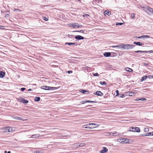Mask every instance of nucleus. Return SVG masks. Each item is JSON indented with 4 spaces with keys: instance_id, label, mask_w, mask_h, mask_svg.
I'll return each instance as SVG.
<instances>
[{
    "instance_id": "obj_1",
    "label": "nucleus",
    "mask_w": 153,
    "mask_h": 153,
    "mask_svg": "<svg viewBox=\"0 0 153 153\" xmlns=\"http://www.w3.org/2000/svg\"><path fill=\"white\" fill-rule=\"evenodd\" d=\"M99 126V125L97 124L91 123L83 125L82 127L84 128H97Z\"/></svg>"
},
{
    "instance_id": "obj_2",
    "label": "nucleus",
    "mask_w": 153,
    "mask_h": 153,
    "mask_svg": "<svg viewBox=\"0 0 153 153\" xmlns=\"http://www.w3.org/2000/svg\"><path fill=\"white\" fill-rule=\"evenodd\" d=\"M2 132L4 133L12 132L13 131V129L12 128L10 127H4L1 129Z\"/></svg>"
},
{
    "instance_id": "obj_3",
    "label": "nucleus",
    "mask_w": 153,
    "mask_h": 153,
    "mask_svg": "<svg viewBox=\"0 0 153 153\" xmlns=\"http://www.w3.org/2000/svg\"><path fill=\"white\" fill-rule=\"evenodd\" d=\"M68 25L70 27H72L74 28H79L82 27V25H79V24L77 23H70L68 24Z\"/></svg>"
},
{
    "instance_id": "obj_4",
    "label": "nucleus",
    "mask_w": 153,
    "mask_h": 153,
    "mask_svg": "<svg viewBox=\"0 0 153 153\" xmlns=\"http://www.w3.org/2000/svg\"><path fill=\"white\" fill-rule=\"evenodd\" d=\"M121 47L124 49H128L132 48H133V45H131L128 44H126L125 45H120Z\"/></svg>"
},
{
    "instance_id": "obj_5",
    "label": "nucleus",
    "mask_w": 153,
    "mask_h": 153,
    "mask_svg": "<svg viewBox=\"0 0 153 153\" xmlns=\"http://www.w3.org/2000/svg\"><path fill=\"white\" fill-rule=\"evenodd\" d=\"M41 88L45 90H51L56 89V88L55 87H51L48 86H42L41 87Z\"/></svg>"
},
{
    "instance_id": "obj_6",
    "label": "nucleus",
    "mask_w": 153,
    "mask_h": 153,
    "mask_svg": "<svg viewBox=\"0 0 153 153\" xmlns=\"http://www.w3.org/2000/svg\"><path fill=\"white\" fill-rule=\"evenodd\" d=\"M130 131L133 132H138L140 131V129L138 127H131L130 128Z\"/></svg>"
},
{
    "instance_id": "obj_7",
    "label": "nucleus",
    "mask_w": 153,
    "mask_h": 153,
    "mask_svg": "<svg viewBox=\"0 0 153 153\" xmlns=\"http://www.w3.org/2000/svg\"><path fill=\"white\" fill-rule=\"evenodd\" d=\"M94 94L98 96H102L103 95V94L100 91H97L95 93H94Z\"/></svg>"
},
{
    "instance_id": "obj_8",
    "label": "nucleus",
    "mask_w": 153,
    "mask_h": 153,
    "mask_svg": "<svg viewBox=\"0 0 153 153\" xmlns=\"http://www.w3.org/2000/svg\"><path fill=\"white\" fill-rule=\"evenodd\" d=\"M103 149L100 152L101 153H105L108 151V149L106 147H103Z\"/></svg>"
},
{
    "instance_id": "obj_9",
    "label": "nucleus",
    "mask_w": 153,
    "mask_h": 153,
    "mask_svg": "<svg viewBox=\"0 0 153 153\" xmlns=\"http://www.w3.org/2000/svg\"><path fill=\"white\" fill-rule=\"evenodd\" d=\"M75 38L76 39L79 40L80 39H83L84 38L80 35H77L75 37Z\"/></svg>"
},
{
    "instance_id": "obj_10",
    "label": "nucleus",
    "mask_w": 153,
    "mask_h": 153,
    "mask_svg": "<svg viewBox=\"0 0 153 153\" xmlns=\"http://www.w3.org/2000/svg\"><path fill=\"white\" fill-rule=\"evenodd\" d=\"M126 95L129 96H132L134 94V93L132 92H127L126 93Z\"/></svg>"
},
{
    "instance_id": "obj_11",
    "label": "nucleus",
    "mask_w": 153,
    "mask_h": 153,
    "mask_svg": "<svg viewBox=\"0 0 153 153\" xmlns=\"http://www.w3.org/2000/svg\"><path fill=\"white\" fill-rule=\"evenodd\" d=\"M13 119H16V120H22L23 121H25L27 120L26 119L23 120L22 118L21 117H13Z\"/></svg>"
},
{
    "instance_id": "obj_12",
    "label": "nucleus",
    "mask_w": 153,
    "mask_h": 153,
    "mask_svg": "<svg viewBox=\"0 0 153 153\" xmlns=\"http://www.w3.org/2000/svg\"><path fill=\"white\" fill-rule=\"evenodd\" d=\"M125 70L126 71L129 72H131L133 71V70L132 69H131V68H128V67H126V68H125Z\"/></svg>"
},
{
    "instance_id": "obj_13",
    "label": "nucleus",
    "mask_w": 153,
    "mask_h": 153,
    "mask_svg": "<svg viewBox=\"0 0 153 153\" xmlns=\"http://www.w3.org/2000/svg\"><path fill=\"white\" fill-rule=\"evenodd\" d=\"M123 143H129V140L128 138H123Z\"/></svg>"
},
{
    "instance_id": "obj_14",
    "label": "nucleus",
    "mask_w": 153,
    "mask_h": 153,
    "mask_svg": "<svg viewBox=\"0 0 153 153\" xmlns=\"http://www.w3.org/2000/svg\"><path fill=\"white\" fill-rule=\"evenodd\" d=\"M40 136V135L37 134L32 135L31 137L32 138H37L39 137Z\"/></svg>"
},
{
    "instance_id": "obj_15",
    "label": "nucleus",
    "mask_w": 153,
    "mask_h": 153,
    "mask_svg": "<svg viewBox=\"0 0 153 153\" xmlns=\"http://www.w3.org/2000/svg\"><path fill=\"white\" fill-rule=\"evenodd\" d=\"M111 53L110 52H105L104 53V55L105 57H109L111 55Z\"/></svg>"
},
{
    "instance_id": "obj_16",
    "label": "nucleus",
    "mask_w": 153,
    "mask_h": 153,
    "mask_svg": "<svg viewBox=\"0 0 153 153\" xmlns=\"http://www.w3.org/2000/svg\"><path fill=\"white\" fill-rule=\"evenodd\" d=\"M134 44H136L137 45L139 46H142L143 45V44L140 42H134Z\"/></svg>"
},
{
    "instance_id": "obj_17",
    "label": "nucleus",
    "mask_w": 153,
    "mask_h": 153,
    "mask_svg": "<svg viewBox=\"0 0 153 153\" xmlns=\"http://www.w3.org/2000/svg\"><path fill=\"white\" fill-rule=\"evenodd\" d=\"M104 13L105 15H107L108 16L111 14V12L109 11H104Z\"/></svg>"
},
{
    "instance_id": "obj_18",
    "label": "nucleus",
    "mask_w": 153,
    "mask_h": 153,
    "mask_svg": "<svg viewBox=\"0 0 153 153\" xmlns=\"http://www.w3.org/2000/svg\"><path fill=\"white\" fill-rule=\"evenodd\" d=\"M5 75V73L3 71H0V77H3Z\"/></svg>"
},
{
    "instance_id": "obj_19",
    "label": "nucleus",
    "mask_w": 153,
    "mask_h": 153,
    "mask_svg": "<svg viewBox=\"0 0 153 153\" xmlns=\"http://www.w3.org/2000/svg\"><path fill=\"white\" fill-rule=\"evenodd\" d=\"M80 92L84 94H88V91L87 90H81Z\"/></svg>"
},
{
    "instance_id": "obj_20",
    "label": "nucleus",
    "mask_w": 153,
    "mask_h": 153,
    "mask_svg": "<svg viewBox=\"0 0 153 153\" xmlns=\"http://www.w3.org/2000/svg\"><path fill=\"white\" fill-rule=\"evenodd\" d=\"M111 133H112V132H111ZM110 134H112L113 136H116L119 135V133L117 132L116 131H115L114 133L112 134L111 133Z\"/></svg>"
},
{
    "instance_id": "obj_21",
    "label": "nucleus",
    "mask_w": 153,
    "mask_h": 153,
    "mask_svg": "<svg viewBox=\"0 0 153 153\" xmlns=\"http://www.w3.org/2000/svg\"><path fill=\"white\" fill-rule=\"evenodd\" d=\"M147 78V76H143L141 79V81L142 82L144 80H146Z\"/></svg>"
},
{
    "instance_id": "obj_22",
    "label": "nucleus",
    "mask_w": 153,
    "mask_h": 153,
    "mask_svg": "<svg viewBox=\"0 0 153 153\" xmlns=\"http://www.w3.org/2000/svg\"><path fill=\"white\" fill-rule=\"evenodd\" d=\"M147 9L150 12L153 13V9L148 7L147 8Z\"/></svg>"
},
{
    "instance_id": "obj_23",
    "label": "nucleus",
    "mask_w": 153,
    "mask_h": 153,
    "mask_svg": "<svg viewBox=\"0 0 153 153\" xmlns=\"http://www.w3.org/2000/svg\"><path fill=\"white\" fill-rule=\"evenodd\" d=\"M146 37V38H149V36H148V35H144V36H140V37H137V38L139 39V38H144V37Z\"/></svg>"
},
{
    "instance_id": "obj_24",
    "label": "nucleus",
    "mask_w": 153,
    "mask_h": 153,
    "mask_svg": "<svg viewBox=\"0 0 153 153\" xmlns=\"http://www.w3.org/2000/svg\"><path fill=\"white\" fill-rule=\"evenodd\" d=\"M123 138H120L117 139V141L120 143H123Z\"/></svg>"
},
{
    "instance_id": "obj_25",
    "label": "nucleus",
    "mask_w": 153,
    "mask_h": 153,
    "mask_svg": "<svg viewBox=\"0 0 153 153\" xmlns=\"http://www.w3.org/2000/svg\"><path fill=\"white\" fill-rule=\"evenodd\" d=\"M135 52L136 53H139V52L145 53H147V51H135Z\"/></svg>"
},
{
    "instance_id": "obj_26",
    "label": "nucleus",
    "mask_w": 153,
    "mask_h": 153,
    "mask_svg": "<svg viewBox=\"0 0 153 153\" xmlns=\"http://www.w3.org/2000/svg\"><path fill=\"white\" fill-rule=\"evenodd\" d=\"M85 143H82L80 144H79V147H82L84 146L85 145Z\"/></svg>"
},
{
    "instance_id": "obj_27",
    "label": "nucleus",
    "mask_w": 153,
    "mask_h": 153,
    "mask_svg": "<svg viewBox=\"0 0 153 153\" xmlns=\"http://www.w3.org/2000/svg\"><path fill=\"white\" fill-rule=\"evenodd\" d=\"M65 44V45L67 44L69 45H75L76 44V43H71V42H70V43L67 42Z\"/></svg>"
},
{
    "instance_id": "obj_28",
    "label": "nucleus",
    "mask_w": 153,
    "mask_h": 153,
    "mask_svg": "<svg viewBox=\"0 0 153 153\" xmlns=\"http://www.w3.org/2000/svg\"><path fill=\"white\" fill-rule=\"evenodd\" d=\"M22 100L23 101H22V102L24 103H27L28 102V101L27 100L24 99Z\"/></svg>"
},
{
    "instance_id": "obj_29",
    "label": "nucleus",
    "mask_w": 153,
    "mask_h": 153,
    "mask_svg": "<svg viewBox=\"0 0 153 153\" xmlns=\"http://www.w3.org/2000/svg\"><path fill=\"white\" fill-rule=\"evenodd\" d=\"M79 143H76L74 144V147H75L76 148L79 147Z\"/></svg>"
},
{
    "instance_id": "obj_30",
    "label": "nucleus",
    "mask_w": 153,
    "mask_h": 153,
    "mask_svg": "<svg viewBox=\"0 0 153 153\" xmlns=\"http://www.w3.org/2000/svg\"><path fill=\"white\" fill-rule=\"evenodd\" d=\"M40 100V98L39 97H36L35 99V101H39Z\"/></svg>"
},
{
    "instance_id": "obj_31",
    "label": "nucleus",
    "mask_w": 153,
    "mask_h": 153,
    "mask_svg": "<svg viewBox=\"0 0 153 153\" xmlns=\"http://www.w3.org/2000/svg\"><path fill=\"white\" fill-rule=\"evenodd\" d=\"M43 19L44 20L46 21H48V17H43Z\"/></svg>"
},
{
    "instance_id": "obj_32",
    "label": "nucleus",
    "mask_w": 153,
    "mask_h": 153,
    "mask_svg": "<svg viewBox=\"0 0 153 153\" xmlns=\"http://www.w3.org/2000/svg\"><path fill=\"white\" fill-rule=\"evenodd\" d=\"M32 153H42V152L38 151L36 150L32 152Z\"/></svg>"
},
{
    "instance_id": "obj_33",
    "label": "nucleus",
    "mask_w": 153,
    "mask_h": 153,
    "mask_svg": "<svg viewBox=\"0 0 153 153\" xmlns=\"http://www.w3.org/2000/svg\"><path fill=\"white\" fill-rule=\"evenodd\" d=\"M100 83L101 85H106V83L105 82H100Z\"/></svg>"
},
{
    "instance_id": "obj_34",
    "label": "nucleus",
    "mask_w": 153,
    "mask_h": 153,
    "mask_svg": "<svg viewBox=\"0 0 153 153\" xmlns=\"http://www.w3.org/2000/svg\"><path fill=\"white\" fill-rule=\"evenodd\" d=\"M85 102H91V103H94L95 102L94 101H90V100H86L85 101Z\"/></svg>"
},
{
    "instance_id": "obj_35",
    "label": "nucleus",
    "mask_w": 153,
    "mask_h": 153,
    "mask_svg": "<svg viewBox=\"0 0 153 153\" xmlns=\"http://www.w3.org/2000/svg\"><path fill=\"white\" fill-rule=\"evenodd\" d=\"M149 131V129L148 128H144V131L145 132H147Z\"/></svg>"
},
{
    "instance_id": "obj_36",
    "label": "nucleus",
    "mask_w": 153,
    "mask_h": 153,
    "mask_svg": "<svg viewBox=\"0 0 153 153\" xmlns=\"http://www.w3.org/2000/svg\"><path fill=\"white\" fill-rule=\"evenodd\" d=\"M153 135V131L151 132H150V133H149L148 134V136H149V135Z\"/></svg>"
},
{
    "instance_id": "obj_37",
    "label": "nucleus",
    "mask_w": 153,
    "mask_h": 153,
    "mask_svg": "<svg viewBox=\"0 0 153 153\" xmlns=\"http://www.w3.org/2000/svg\"><path fill=\"white\" fill-rule=\"evenodd\" d=\"M146 100V98H142L140 99H138V100Z\"/></svg>"
},
{
    "instance_id": "obj_38",
    "label": "nucleus",
    "mask_w": 153,
    "mask_h": 153,
    "mask_svg": "<svg viewBox=\"0 0 153 153\" xmlns=\"http://www.w3.org/2000/svg\"><path fill=\"white\" fill-rule=\"evenodd\" d=\"M131 17L132 19H134L135 17V15L134 13H131Z\"/></svg>"
},
{
    "instance_id": "obj_39",
    "label": "nucleus",
    "mask_w": 153,
    "mask_h": 153,
    "mask_svg": "<svg viewBox=\"0 0 153 153\" xmlns=\"http://www.w3.org/2000/svg\"><path fill=\"white\" fill-rule=\"evenodd\" d=\"M116 94H116V96H118L119 95V91L118 90H117L116 91Z\"/></svg>"
},
{
    "instance_id": "obj_40",
    "label": "nucleus",
    "mask_w": 153,
    "mask_h": 153,
    "mask_svg": "<svg viewBox=\"0 0 153 153\" xmlns=\"http://www.w3.org/2000/svg\"><path fill=\"white\" fill-rule=\"evenodd\" d=\"M93 74L94 76H97L99 75L97 73L94 74Z\"/></svg>"
},
{
    "instance_id": "obj_41",
    "label": "nucleus",
    "mask_w": 153,
    "mask_h": 153,
    "mask_svg": "<svg viewBox=\"0 0 153 153\" xmlns=\"http://www.w3.org/2000/svg\"><path fill=\"white\" fill-rule=\"evenodd\" d=\"M24 99H22V98H20L18 100V101L20 102H22V101H23L22 100H24Z\"/></svg>"
},
{
    "instance_id": "obj_42",
    "label": "nucleus",
    "mask_w": 153,
    "mask_h": 153,
    "mask_svg": "<svg viewBox=\"0 0 153 153\" xmlns=\"http://www.w3.org/2000/svg\"><path fill=\"white\" fill-rule=\"evenodd\" d=\"M123 24V23H117L116 25H121Z\"/></svg>"
},
{
    "instance_id": "obj_43",
    "label": "nucleus",
    "mask_w": 153,
    "mask_h": 153,
    "mask_svg": "<svg viewBox=\"0 0 153 153\" xmlns=\"http://www.w3.org/2000/svg\"><path fill=\"white\" fill-rule=\"evenodd\" d=\"M147 53H153V50L147 51Z\"/></svg>"
},
{
    "instance_id": "obj_44",
    "label": "nucleus",
    "mask_w": 153,
    "mask_h": 153,
    "mask_svg": "<svg viewBox=\"0 0 153 153\" xmlns=\"http://www.w3.org/2000/svg\"><path fill=\"white\" fill-rule=\"evenodd\" d=\"M16 10H17V11H21V10L19 9H15L14 10V11H15Z\"/></svg>"
},
{
    "instance_id": "obj_45",
    "label": "nucleus",
    "mask_w": 153,
    "mask_h": 153,
    "mask_svg": "<svg viewBox=\"0 0 153 153\" xmlns=\"http://www.w3.org/2000/svg\"><path fill=\"white\" fill-rule=\"evenodd\" d=\"M125 97V95L124 94H121L120 97L123 98Z\"/></svg>"
},
{
    "instance_id": "obj_46",
    "label": "nucleus",
    "mask_w": 153,
    "mask_h": 153,
    "mask_svg": "<svg viewBox=\"0 0 153 153\" xmlns=\"http://www.w3.org/2000/svg\"><path fill=\"white\" fill-rule=\"evenodd\" d=\"M26 88H22L21 89L22 91H23Z\"/></svg>"
},
{
    "instance_id": "obj_47",
    "label": "nucleus",
    "mask_w": 153,
    "mask_h": 153,
    "mask_svg": "<svg viewBox=\"0 0 153 153\" xmlns=\"http://www.w3.org/2000/svg\"><path fill=\"white\" fill-rule=\"evenodd\" d=\"M81 103L82 104H85V103H86V102H85V101H82L81 102Z\"/></svg>"
},
{
    "instance_id": "obj_48",
    "label": "nucleus",
    "mask_w": 153,
    "mask_h": 153,
    "mask_svg": "<svg viewBox=\"0 0 153 153\" xmlns=\"http://www.w3.org/2000/svg\"><path fill=\"white\" fill-rule=\"evenodd\" d=\"M89 16V15L87 14H85L83 15V17H84L85 16Z\"/></svg>"
},
{
    "instance_id": "obj_49",
    "label": "nucleus",
    "mask_w": 153,
    "mask_h": 153,
    "mask_svg": "<svg viewBox=\"0 0 153 153\" xmlns=\"http://www.w3.org/2000/svg\"><path fill=\"white\" fill-rule=\"evenodd\" d=\"M68 74L72 73V71H68Z\"/></svg>"
},
{
    "instance_id": "obj_50",
    "label": "nucleus",
    "mask_w": 153,
    "mask_h": 153,
    "mask_svg": "<svg viewBox=\"0 0 153 153\" xmlns=\"http://www.w3.org/2000/svg\"><path fill=\"white\" fill-rule=\"evenodd\" d=\"M152 75H149L147 77H149V78H152Z\"/></svg>"
},
{
    "instance_id": "obj_51",
    "label": "nucleus",
    "mask_w": 153,
    "mask_h": 153,
    "mask_svg": "<svg viewBox=\"0 0 153 153\" xmlns=\"http://www.w3.org/2000/svg\"><path fill=\"white\" fill-rule=\"evenodd\" d=\"M143 64H144V65L145 66H147V65H148V63H144Z\"/></svg>"
},
{
    "instance_id": "obj_52",
    "label": "nucleus",
    "mask_w": 153,
    "mask_h": 153,
    "mask_svg": "<svg viewBox=\"0 0 153 153\" xmlns=\"http://www.w3.org/2000/svg\"><path fill=\"white\" fill-rule=\"evenodd\" d=\"M32 90L31 89H28V91H31Z\"/></svg>"
},
{
    "instance_id": "obj_53",
    "label": "nucleus",
    "mask_w": 153,
    "mask_h": 153,
    "mask_svg": "<svg viewBox=\"0 0 153 153\" xmlns=\"http://www.w3.org/2000/svg\"><path fill=\"white\" fill-rule=\"evenodd\" d=\"M4 153H7V151H5L4 152Z\"/></svg>"
},
{
    "instance_id": "obj_54",
    "label": "nucleus",
    "mask_w": 153,
    "mask_h": 153,
    "mask_svg": "<svg viewBox=\"0 0 153 153\" xmlns=\"http://www.w3.org/2000/svg\"><path fill=\"white\" fill-rule=\"evenodd\" d=\"M7 153H11V152H10V151H8V152H7Z\"/></svg>"
},
{
    "instance_id": "obj_55",
    "label": "nucleus",
    "mask_w": 153,
    "mask_h": 153,
    "mask_svg": "<svg viewBox=\"0 0 153 153\" xmlns=\"http://www.w3.org/2000/svg\"><path fill=\"white\" fill-rule=\"evenodd\" d=\"M147 136V135L146 134V135H143V136Z\"/></svg>"
},
{
    "instance_id": "obj_56",
    "label": "nucleus",
    "mask_w": 153,
    "mask_h": 153,
    "mask_svg": "<svg viewBox=\"0 0 153 153\" xmlns=\"http://www.w3.org/2000/svg\"><path fill=\"white\" fill-rule=\"evenodd\" d=\"M152 78H153V75H152Z\"/></svg>"
},
{
    "instance_id": "obj_57",
    "label": "nucleus",
    "mask_w": 153,
    "mask_h": 153,
    "mask_svg": "<svg viewBox=\"0 0 153 153\" xmlns=\"http://www.w3.org/2000/svg\"><path fill=\"white\" fill-rule=\"evenodd\" d=\"M142 7V8H144V7Z\"/></svg>"
},
{
    "instance_id": "obj_58",
    "label": "nucleus",
    "mask_w": 153,
    "mask_h": 153,
    "mask_svg": "<svg viewBox=\"0 0 153 153\" xmlns=\"http://www.w3.org/2000/svg\"><path fill=\"white\" fill-rule=\"evenodd\" d=\"M0 27H3V26H0Z\"/></svg>"
},
{
    "instance_id": "obj_59",
    "label": "nucleus",
    "mask_w": 153,
    "mask_h": 153,
    "mask_svg": "<svg viewBox=\"0 0 153 153\" xmlns=\"http://www.w3.org/2000/svg\"><path fill=\"white\" fill-rule=\"evenodd\" d=\"M92 131H95L94 130H92Z\"/></svg>"
}]
</instances>
